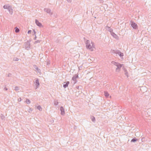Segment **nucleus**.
<instances>
[{
  "mask_svg": "<svg viewBox=\"0 0 151 151\" xmlns=\"http://www.w3.org/2000/svg\"><path fill=\"white\" fill-rule=\"evenodd\" d=\"M86 48L91 51H93L95 49V46L93 42L87 40L86 41Z\"/></svg>",
  "mask_w": 151,
  "mask_h": 151,
  "instance_id": "nucleus-1",
  "label": "nucleus"
},
{
  "mask_svg": "<svg viewBox=\"0 0 151 151\" xmlns=\"http://www.w3.org/2000/svg\"><path fill=\"white\" fill-rule=\"evenodd\" d=\"M112 63L117 67V68L116 69V72H118L119 71L120 69L122 67V65L120 64L117 62H116L114 61H113L111 62Z\"/></svg>",
  "mask_w": 151,
  "mask_h": 151,
  "instance_id": "nucleus-2",
  "label": "nucleus"
},
{
  "mask_svg": "<svg viewBox=\"0 0 151 151\" xmlns=\"http://www.w3.org/2000/svg\"><path fill=\"white\" fill-rule=\"evenodd\" d=\"M131 26L134 29H136L137 28V24L134 22H132Z\"/></svg>",
  "mask_w": 151,
  "mask_h": 151,
  "instance_id": "nucleus-3",
  "label": "nucleus"
},
{
  "mask_svg": "<svg viewBox=\"0 0 151 151\" xmlns=\"http://www.w3.org/2000/svg\"><path fill=\"white\" fill-rule=\"evenodd\" d=\"M60 109L61 111V114L62 115H64L65 113L64 109L63 107H60Z\"/></svg>",
  "mask_w": 151,
  "mask_h": 151,
  "instance_id": "nucleus-4",
  "label": "nucleus"
},
{
  "mask_svg": "<svg viewBox=\"0 0 151 151\" xmlns=\"http://www.w3.org/2000/svg\"><path fill=\"white\" fill-rule=\"evenodd\" d=\"M36 23L37 24V25L40 27H41L42 26L41 24L37 20H36Z\"/></svg>",
  "mask_w": 151,
  "mask_h": 151,
  "instance_id": "nucleus-5",
  "label": "nucleus"
},
{
  "mask_svg": "<svg viewBox=\"0 0 151 151\" xmlns=\"http://www.w3.org/2000/svg\"><path fill=\"white\" fill-rule=\"evenodd\" d=\"M69 83V81H67L66 83V84L63 85V87L64 88H66L67 87Z\"/></svg>",
  "mask_w": 151,
  "mask_h": 151,
  "instance_id": "nucleus-6",
  "label": "nucleus"
},
{
  "mask_svg": "<svg viewBox=\"0 0 151 151\" xmlns=\"http://www.w3.org/2000/svg\"><path fill=\"white\" fill-rule=\"evenodd\" d=\"M3 7L4 9H9L10 8V6H8L7 5H6L4 6H3Z\"/></svg>",
  "mask_w": 151,
  "mask_h": 151,
  "instance_id": "nucleus-7",
  "label": "nucleus"
},
{
  "mask_svg": "<svg viewBox=\"0 0 151 151\" xmlns=\"http://www.w3.org/2000/svg\"><path fill=\"white\" fill-rule=\"evenodd\" d=\"M104 95L107 98L109 96V93L106 91H105L104 92Z\"/></svg>",
  "mask_w": 151,
  "mask_h": 151,
  "instance_id": "nucleus-8",
  "label": "nucleus"
},
{
  "mask_svg": "<svg viewBox=\"0 0 151 151\" xmlns=\"http://www.w3.org/2000/svg\"><path fill=\"white\" fill-rule=\"evenodd\" d=\"M78 76L77 75L76 76H73V77L72 79L73 81H75L76 79L78 77Z\"/></svg>",
  "mask_w": 151,
  "mask_h": 151,
  "instance_id": "nucleus-9",
  "label": "nucleus"
},
{
  "mask_svg": "<svg viewBox=\"0 0 151 151\" xmlns=\"http://www.w3.org/2000/svg\"><path fill=\"white\" fill-rule=\"evenodd\" d=\"M35 82L36 83V85L37 86H39V82L38 80V79H37L35 81Z\"/></svg>",
  "mask_w": 151,
  "mask_h": 151,
  "instance_id": "nucleus-10",
  "label": "nucleus"
},
{
  "mask_svg": "<svg viewBox=\"0 0 151 151\" xmlns=\"http://www.w3.org/2000/svg\"><path fill=\"white\" fill-rule=\"evenodd\" d=\"M26 102L27 104H29L30 103V101L28 99H27Z\"/></svg>",
  "mask_w": 151,
  "mask_h": 151,
  "instance_id": "nucleus-11",
  "label": "nucleus"
},
{
  "mask_svg": "<svg viewBox=\"0 0 151 151\" xmlns=\"http://www.w3.org/2000/svg\"><path fill=\"white\" fill-rule=\"evenodd\" d=\"M137 141V139H132L131 140V142H136V141Z\"/></svg>",
  "mask_w": 151,
  "mask_h": 151,
  "instance_id": "nucleus-12",
  "label": "nucleus"
},
{
  "mask_svg": "<svg viewBox=\"0 0 151 151\" xmlns=\"http://www.w3.org/2000/svg\"><path fill=\"white\" fill-rule=\"evenodd\" d=\"M19 29L18 28H16V30H15V32H19Z\"/></svg>",
  "mask_w": 151,
  "mask_h": 151,
  "instance_id": "nucleus-13",
  "label": "nucleus"
},
{
  "mask_svg": "<svg viewBox=\"0 0 151 151\" xmlns=\"http://www.w3.org/2000/svg\"><path fill=\"white\" fill-rule=\"evenodd\" d=\"M119 55L120 56H123V54L122 53H121V52H119Z\"/></svg>",
  "mask_w": 151,
  "mask_h": 151,
  "instance_id": "nucleus-14",
  "label": "nucleus"
},
{
  "mask_svg": "<svg viewBox=\"0 0 151 151\" xmlns=\"http://www.w3.org/2000/svg\"><path fill=\"white\" fill-rule=\"evenodd\" d=\"M37 109L40 110H42L41 107L40 106L37 107Z\"/></svg>",
  "mask_w": 151,
  "mask_h": 151,
  "instance_id": "nucleus-15",
  "label": "nucleus"
},
{
  "mask_svg": "<svg viewBox=\"0 0 151 151\" xmlns=\"http://www.w3.org/2000/svg\"><path fill=\"white\" fill-rule=\"evenodd\" d=\"M19 89L18 87H15V90L17 91V90H19Z\"/></svg>",
  "mask_w": 151,
  "mask_h": 151,
  "instance_id": "nucleus-16",
  "label": "nucleus"
},
{
  "mask_svg": "<svg viewBox=\"0 0 151 151\" xmlns=\"http://www.w3.org/2000/svg\"><path fill=\"white\" fill-rule=\"evenodd\" d=\"M31 32V30H29L28 31V34H29V33H30Z\"/></svg>",
  "mask_w": 151,
  "mask_h": 151,
  "instance_id": "nucleus-17",
  "label": "nucleus"
},
{
  "mask_svg": "<svg viewBox=\"0 0 151 151\" xmlns=\"http://www.w3.org/2000/svg\"><path fill=\"white\" fill-rule=\"evenodd\" d=\"M58 104V102H57V103L56 104Z\"/></svg>",
  "mask_w": 151,
  "mask_h": 151,
  "instance_id": "nucleus-18",
  "label": "nucleus"
},
{
  "mask_svg": "<svg viewBox=\"0 0 151 151\" xmlns=\"http://www.w3.org/2000/svg\"><path fill=\"white\" fill-rule=\"evenodd\" d=\"M92 120H93V121H94L93 119H92Z\"/></svg>",
  "mask_w": 151,
  "mask_h": 151,
  "instance_id": "nucleus-19",
  "label": "nucleus"
}]
</instances>
